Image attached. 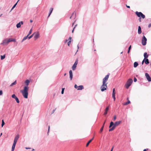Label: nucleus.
Returning a JSON list of instances; mask_svg holds the SVG:
<instances>
[{"label":"nucleus","mask_w":151,"mask_h":151,"mask_svg":"<svg viewBox=\"0 0 151 151\" xmlns=\"http://www.w3.org/2000/svg\"><path fill=\"white\" fill-rule=\"evenodd\" d=\"M107 87V86L106 84H104L103 86V84L101 87V91H103L105 90H106Z\"/></svg>","instance_id":"nucleus-9"},{"label":"nucleus","mask_w":151,"mask_h":151,"mask_svg":"<svg viewBox=\"0 0 151 151\" xmlns=\"http://www.w3.org/2000/svg\"><path fill=\"white\" fill-rule=\"evenodd\" d=\"M138 65V63L137 62H135L134 63V68L137 67Z\"/></svg>","instance_id":"nucleus-21"},{"label":"nucleus","mask_w":151,"mask_h":151,"mask_svg":"<svg viewBox=\"0 0 151 151\" xmlns=\"http://www.w3.org/2000/svg\"><path fill=\"white\" fill-rule=\"evenodd\" d=\"M35 32H34L33 34L32 35H31L29 37H28V38L29 39H30V38H31L33 36V35H34V34H35Z\"/></svg>","instance_id":"nucleus-34"},{"label":"nucleus","mask_w":151,"mask_h":151,"mask_svg":"<svg viewBox=\"0 0 151 151\" xmlns=\"http://www.w3.org/2000/svg\"><path fill=\"white\" fill-rule=\"evenodd\" d=\"M74 87L78 90H81L84 88V87L83 85H80L78 86L76 84H75Z\"/></svg>","instance_id":"nucleus-8"},{"label":"nucleus","mask_w":151,"mask_h":151,"mask_svg":"<svg viewBox=\"0 0 151 151\" xmlns=\"http://www.w3.org/2000/svg\"><path fill=\"white\" fill-rule=\"evenodd\" d=\"M23 24V22L21 21L18 23L17 24L16 26L17 28H19L21 27V25Z\"/></svg>","instance_id":"nucleus-13"},{"label":"nucleus","mask_w":151,"mask_h":151,"mask_svg":"<svg viewBox=\"0 0 151 151\" xmlns=\"http://www.w3.org/2000/svg\"><path fill=\"white\" fill-rule=\"evenodd\" d=\"M94 138V137L93 136V138H92V139H92V140Z\"/></svg>","instance_id":"nucleus-56"},{"label":"nucleus","mask_w":151,"mask_h":151,"mask_svg":"<svg viewBox=\"0 0 151 151\" xmlns=\"http://www.w3.org/2000/svg\"><path fill=\"white\" fill-rule=\"evenodd\" d=\"M109 109V106H107L106 108L105 109V110L104 112V115H105L107 114L108 111Z\"/></svg>","instance_id":"nucleus-16"},{"label":"nucleus","mask_w":151,"mask_h":151,"mask_svg":"<svg viewBox=\"0 0 151 151\" xmlns=\"http://www.w3.org/2000/svg\"><path fill=\"white\" fill-rule=\"evenodd\" d=\"M32 151H35V150H34V149H32Z\"/></svg>","instance_id":"nucleus-58"},{"label":"nucleus","mask_w":151,"mask_h":151,"mask_svg":"<svg viewBox=\"0 0 151 151\" xmlns=\"http://www.w3.org/2000/svg\"><path fill=\"white\" fill-rule=\"evenodd\" d=\"M145 59H144L142 61V65H143V63H144V61H145Z\"/></svg>","instance_id":"nucleus-46"},{"label":"nucleus","mask_w":151,"mask_h":151,"mask_svg":"<svg viewBox=\"0 0 151 151\" xmlns=\"http://www.w3.org/2000/svg\"><path fill=\"white\" fill-rule=\"evenodd\" d=\"M71 42V41H70V40H69V41L68 42V46H70V44Z\"/></svg>","instance_id":"nucleus-38"},{"label":"nucleus","mask_w":151,"mask_h":151,"mask_svg":"<svg viewBox=\"0 0 151 151\" xmlns=\"http://www.w3.org/2000/svg\"><path fill=\"white\" fill-rule=\"evenodd\" d=\"M126 6H127V7L128 8H130V7L129 6H127V4H126Z\"/></svg>","instance_id":"nucleus-45"},{"label":"nucleus","mask_w":151,"mask_h":151,"mask_svg":"<svg viewBox=\"0 0 151 151\" xmlns=\"http://www.w3.org/2000/svg\"><path fill=\"white\" fill-rule=\"evenodd\" d=\"M30 83V81L29 80H26L25 81V83L26 85L23 90L20 91L22 93L24 97L26 98H28V91L29 90V87L28 86Z\"/></svg>","instance_id":"nucleus-1"},{"label":"nucleus","mask_w":151,"mask_h":151,"mask_svg":"<svg viewBox=\"0 0 151 151\" xmlns=\"http://www.w3.org/2000/svg\"><path fill=\"white\" fill-rule=\"evenodd\" d=\"M66 75V73H65V74H64V75L65 76V75Z\"/></svg>","instance_id":"nucleus-61"},{"label":"nucleus","mask_w":151,"mask_h":151,"mask_svg":"<svg viewBox=\"0 0 151 151\" xmlns=\"http://www.w3.org/2000/svg\"><path fill=\"white\" fill-rule=\"evenodd\" d=\"M133 82V80L132 79H129L126 83L125 84V86L127 89L131 85Z\"/></svg>","instance_id":"nucleus-3"},{"label":"nucleus","mask_w":151,"mask_h":151,"mask_svg":"<svg viewBox=\"0 0 151 151\" xmlns=\"http://www.w3.org/2000/svg\"><path fill=\"white\" fill-rule=\"evenodd\" d=\"M30 22H33L32 20H30Z\"/></svg>","instance_id":"nucleus-53"},{"label":"nucleus","mask_w":151,"mask_h":151,"mask_svg":"<svg viewBox=\"0 0 151 151\" xmlns=\"http://www.w3.org/2000/svg\"><path fill=\"white\" fill-rule=\"evenodd\" d=\"M8 40H9V42H12V41H13L14 42H16V40L15 39H13L12 38H10V39H8Z\"/></svg>","instance_id":"nucleus-22"},{"label":"nucleus","mask_w":151,"mask_h":151,"mask_svg":"<svg viewBox=\"0 0 151 151\" xmlns=\"http://www.w3.org/2000/svg\"><path fill=\"white\" fill-rule=\"evenodd\" d=\"M145 76L147 80L149 81H151V78L148 73H146L145 74Z\"/></svg>","instance_id":"nucleus-11"},{"label":"nucleus","mask_w":151,"mask_h":151,"mask_svg":"<svg viewBox=\"0 0 151 151\" xmlns=\"http://www.w3.org/2000/svg\"><path fill=\"white\" fill-rule=\"evenodd\" d=\"M116 119V116H114V118H113V121H115Z\"/></svg>","instance_id":"nucleus-40"},{"label":"nucleus","mask_w":151,"mask_h":151,"mask_svg":"<svg viewBox=\"0 0 151 151\" xmlns=\"http://www.w3.org/2000/svg\"><path fill=\"white\" fill-rule=\"evenodd\" d=\"M130 50H128V53H129V52Z\"/></svg>","instance_id":"nucleus-54"},{"label":"nucleus","mask_w":151,"mask_h":151,"mask_svg":"<svg viewBox=\"0 0 151 151\" xmlns=\"http://www.w3.org/2000/svg\"><path fill=\"white\" fill-rule=\"evenodd\" d=\"M50 128V126H48V132H49V131Z\"/></svg>","instance_id":"nucleus-50"},{"label":"nucleus","mask_w":151,"mask_h":151,"mask_svg":"<svg viewBox=\"0 0 151 151\" xmlns=\"http://www.w3.org/2000/svg\"><path fill=\"white\" fill-rule=\"evenodd\" d=\"M131 45H130L129 47V48H128V50H130L131 49Z\"/></svg>","instance_id":"nucleus-44"},{"label":"nucleus","mask_w":151,"mask_h":151,"mask_svg":"<svg viewBox=\"0 0 151 151\" xmlns=\"http://www.w3.org/2000/svg\"><path fill=\"white\" fill-rule=\"evenodd\" d=\"M145 59V63L147 64H149V62L148 59H146V58Z\"/></svg>","instance_id":"nucleus-24"},{"label":"nucleus","mask_w":151,"mask_h":151,"mask_svg":"<svg viewBox=\"0 0 151 151\" xmlns=\"http://www.w3.org/2000/svg\"><path fill=\"white\" fill-rule=\"evenodd\" d=\"M28 36L29 35H27V36L25 37L22 40V42H23V41L26 40Z\"/></svg>","instance_id":"nucleus-26"},{"label":"nucleus","mask_w":151,"mask_h":151,"mask_svg":"<svg viewBox=\"0 0 151 151\" xmlns=\"http://www.w3.org/2000/svg\"><path fill=\"white\" fill-rule=\"evenodd\" d=\"M114 124L112 122H111L110 123V125L109 126V128H111L113 125L114 126Z\"/></svg>","instance_id":"nucleus-25"},{"label":"nucleus","mask_w":151,"mask_h":151,"mask_svg":"<svg viewBox=\"0 0 151 151\" xmlns=\"http://www.w3.org/2000/svg\"><path fill=\"white\" fill-rule=\"evenodd\" d=\"M78 63V60L77 59L76 61L75 62L74 64L73 65V66L72 67V69L73 70H74L76 69L77 65Z\"/></svg>","instance_id":"nucleus-10"},{"label":"nucleus","mask_w":151,"mask_h":151,"mask_svg":"<svg viewBox=\"0 0 151 151\" xmlns=\"http://www.w3.org/2000/svg\"><path fill=\"white\" fill-rule=\"evenodd\" d=\"M34 36V38L35 40H37L38 38L40 37V33L39 32H37L36 33Z\"/></svg>","instance_id":"nucleus-12"},{"label":"nucleus","mask_w":151,"mask_h":151,"mask_svg":"<svg viewBox=\"0 0 151 151\" xmlns=\"http://www.w3.org/2000/svg\"><path fill=\"white\" fill-rule=\"evenodd\" d=\"M96 51V50H94V51Z\"/></svg>","instance_id":"nucleus-63"},{"label":"nucleus","mask_w":151,"mask_h":151,"mask_svg":"<svg viewBox=\"0 0 151 151\" xmlns=\"http://www.w3.org/2000/svg\"><path fill=\"white\" fill-rule=\"evenodd\" d=\"M17 83V81H15L13 83H12L10 85V86H12L14 85H15V84H16Z\"/></svg>","instance_id":"nucleus-28"},{"label":"nucleus","mask_w":151,"mask_h":151,"mask_svg":"<svg viewBox=\"0 0 151 151\" xmlns=\"http://www.w3.org/2000/svg\"><path fill=\"white\" fill-rule=\"evenodd\" d=\"M114 99V101H115L116 99V98L115 96L112 97Z\"/></svg>","instance_id":"nucleus-48"},{"label":"nucleus","mask_w":151,"mask_h":151,"mask_svg":"<svg viewBox=\"0 0 151 151\" xmlns=\"http://www.w3.org/2000/svg\"><path fill=\"white\" fill-rule=\"evenodd\" d=\"M12 97V98L15 99L17 97L16 96V95L14 94H13Z\"/></svg>","instance_id":"nucleus-33"},{"label":"nucleus","mask_w":151,"mask_h":151,"mask_svg":"<svg viewBox=\"0 0 151 151\" xmlns=\"http://www.w3.org/2000/svg\"><path fill=\"white\" fill-rule=\"evenodd\" d=\"M74 14V13H73L72 14L71 16L70 17V19H71V18H72V16Z\"/></svg>","instance_id":"nucleus-43"},{"label":"nucleus","mask_w":151,"mask_h":151,"mask_svg":"<svg viewBox=\"0 0 151 151\" xmlns=\"http://www.w3.org/2000/svg\"><path fill=\"white\" fill-rule=\"evenodd\" d=\"M121 122V121H119L115 122L114 123V125L113 126V127L111 129H109V132L113 130H114L117 126L119 125Z\"/></svg>","instance_id":"nucleus-4"},{"label":"nucleus","mask_w":151,"mask_h":151,"mask_svg":"<svg viewBox=\"0 0 151 151\" xmlns=\"http://www.w3.org/2000/svg\"><path fill=\"white\" fill-rule=\"evenodd\" d=\"M147 39L145 37L143 36L142 40V43L143 45H145L146 44Z\"/></svg>","instance_id":"nucleus-7"},{"label":"nucleus","mask_w":151,"mask_h":151,"mask_svg":"<svg viewBox=\"0 0 151 151\" xmlns=\"http://www.w3.org/2000/svg\"><path fill=\"white\" fill-rule=\"evenodd\" d=\"M144 56L145 58L144 59H145L148 58V55L147 54V52H145L144 54Z\"/></svg>","instance_id":"nucleus-20"},{"label":"nucleus","mask_w":151,"mask_h":151,"mask_svg":"<svg viewBox=\"0 0 151 151\" xmlns=\"http://www.w3.org/2000/svg\"><path fill=\"white\" fill-rule=\"evenodd\" d=\"M9 42L8 39H6L3 41V44L4 45H7Z\"/></svg>","instance_id":"nucleus-14"},{"label":"nucleus","mask_w":151,"mask_h":151,"mask_svg":"<svg viewBox=\"0 0 151 151\" xmlns=\"http://www.w3.org/2000/svg\"><path fill=\"white\" fill-rule=\"evenodd\" d=\"M92 141V139H90L89 141L87 142L86 145V147H88L89 145V144L91 143V142Z\"/></svg>","instance_id":"nucleus-27"},{"label":"nucleus","mask_w":151,"mask_h":151,"mask_svg":"<svg viewBox=\"0 0 151 151\" xmlns=\"http://www.w3.org/2000/svg\"><path fill=\"white\" fill-rule=\"evenodd\" d=\"M53 9L52 8H50V13L49 14L48 17H49L50 16L51 13H52V12Z\"/></svg>","instance_id":"nucleus-19"},{"label":"nucleus","mask_w":151,"mask_h":151,"mask_svg":"<svg viewBox=\"0 0 151 151\" xmlns=\"http://www.w3.org/2000/svg\"><path fill=\"white\" fill-rule=\"evenodd\" d=\"M116 93V92H115V88H114L113 89V93L112 95V97L115 96V94Z\"/></svg>","instance_id":"nucleus-23"},{"label":"nucleus","mask_w":151,"mask_h":151,"mask_svg":"<svg viewBox=\"0 0 151 151\" xmlns=\"http://www.w3.org/2000/svg\"><path fill=\"white\" fill-rule=\"evenodd\" d=\"M104 124L103 125L102 127L101 128L100 131V132H102L103 129H104Z\"/></svg>","instance_id":"nucleus-30"},{"label":"nucleus","mask_w":151,"mask_h":151,"mask_svg":"<svg viewBox=\"0 0 151 151\" xmlns=\"http://www.w3.org/2000/svg\"><path fill=\"white\" fill-rule=\"evenodd\" d=\"M68 40H70V41H71V37H70L69 38Z\"/></svg>","instance_id":"nucleus-49"},{"label":"nucleus","mask_w":151,"mask_h":151,"mask_svg":"<svg viewBox=\"0 0 151 151\" xmlns=\"http://www.w3.org/2000/svg\"><path fill=\"white\" fill-rule=\"evenodd\" d=\"M5 123L3 120H2L1 126L3 127V126L4 125Z\"/></svg>","instance_id":"nucleus-36"},{"label":"nucleus","mask_w":151,"mask_h":151,"mask_svg":"<svg viewBox=\"0 0 151 151\" xmlns=\"http://www.w3.org/2000/svg\"><path fill=\"white\" fill-rule=\"evenodd\" d=\"M138 33L139 34H140L142 33L141 27L140 26L138 27Z\"/></svg>","instance_id":"nucleus-18"},{"label":"nucleus","mask_w":151,"mask_h":151,"mask_svg":"<svg viewBox=\"0 0 151 151\" xmlns=\"http://www.w3.org/2000/svg\"><path fill=\"white\" fill-rule=\"evenodd\" d=\"M151 26V24H150L149 25H148V27H150Z\"/></svg>","instance_id":"nucleus-51"},{"label":"nucleus","mask_w":151,"mask_h":151,"mask_svg":"<svg viewBox=\"0 0 151 151\" xmlns=\"http://www.w3.org/2000/svg\"><path fill=\"white\" fill-rule=\"evenodd\" d=\"M74 22H74V23H73V24H72V25H73H73H74Z\"/></svg>","instance_id":"nucleus-60"},{"label":"nucleus","mask_w":151,"mask_h":151,"mask_svg":"<svg viewBox=\"0 0 151 151\" xmlns=\"http://www.w3.org/2000/svg\"><path fill=\"white\" fill-rule=\"evenodd\" d=\"M135 14L138 17H141L142 19H144L145 17V15L143 14L141 12H136Z\"/></svg>","instance_id":"nucleus-5"},{"label":"nucleus","mask_w":151,"mask_h":151,"mask_svg":"<svg viewBox=\"0 0 151 151\" xmlns=\"http://www.w3.org/2000/svg\"><path fill=\"white\" fill-rule=\"evenodd\" d=\"M134 82H136L137 81V79H136V78H134Z\"/></svg>","instance_id":"nucleus-41"},{"label":"nucleus","mask_w":151,"mask_h":151,"mask_svg":"<svg viewBox=\"0 0 151 151\" xmlns=\"http://www.w3.org/2000/svg\"><path fill=\"white\" fill-rule=\"evenodd\" d=\"M19 0H18V1H17V2L14 5V6L12 7V9H13L16 6V5H17V3L19 1Z\"/></svg>","instance_id":"nucleus-31"},{"label":"nucleus","mask_w":151,"mask_h":151,"mask_svg":"<svg viewBox=\"0 0 151 151\" xmlns=\"http://www.w3.org/2000/svg\"><path fill=\"white\" fill-rule=\"evenodd\" d=\"M32 32V28L31 29H30V30L28 35L29 36L31 34Z\"/></svg>","instance_id":"nucleus-35"},{"label":"nucleus","mask_w":151,"mask_h":151,"mask_svg":"<svg viewBox=\"0 0 151 151\" xmlns=\"http://www.w3.org/2000/svg\"><path fill=\"white\" fill-rule=\"evenodd\" d=\"M128 99H129V98H127V100H128V101L125 103H123V105H128V104L130 103V102L129 100H128Z\"/></svg>","instance_id":"nucleus-17"},{"label":"nucleus","mask_w":151,"mask_h":151,"mask_svg":"<svg viewBox=\"0 0 151 151\" xmlns=\"http://www.w3.org/2000/svg\"><path fill=\"white\" fill-rule=\"evenodd\" d=\"M109 77V75H106L105 77L104 78L103 80V86L104 85V84H107V83H106V82L107 81Z\"/></svg>","instance_id":"nucleus-6"},{"label":"nucleus","mask_w":151,"mask_h":151,"mask_svg":"<svg viewBox=\"0 0 151 151\" xmlns=\"http://www.w3.org/2000/svg\"><path fill=\"white\" fill-rule=\"evenodd\" d=\"M15 99L16 101H17V102L18 103H19V101L18 99V98L17 97Z\"/></svg>","instance_id":"nucleus-32"},{"label":"nucleus","mask_w":151,"mask_h":151,"mask_svg":"<svg viewBox=\"0 0 151 151\" xmlns=\"http://www.w3.org/2000/svg\"><path fill=\"white\" fill-rule=\"evenodd\" d=\"M113 148H112L111 150V151H112L113 149Z\"/></svg>","instance_id":"nucleus-57"},{"label":"nucleus","mask_w":151,"mask_h":151,"mask_svg":"<svg viewBox=\"0 0 151 151\" xmlns=\"http://www.w3.org/2000/svg\"><path fill=\"white\" fill-rule=\"evenodd\" d=\"M25 148L26 149H31V148L26 147Z\"/></svg>","instance_id":"nucleus-52"},{"label":"nucleus","mask_w":151,"mask_h":151,"mask_svg":"<svg viewBox=\"0 0 151 151\" xmlns=\"http://www.w3.org/2000/svg\"><path fill=\"white\" fill-rule=\"evenodd\" d=\"M69 75H70V80H72L73 78V73L72 71L71 70H70L69 71Z\"/></svg>","instance_id":"nucleus-15"},{"label":"nucleus","mask_w":151,"mask_h":151,"mask_svg":"<svg viewBox=\"0 0 151 151\" xmlns=\"http://www.w3.org/2000/svg\"><path fill=\"white\" fill-rule=\"evenodd\" d=\"M19 134H17L15 137L14 141L13 144L12 146L11 151H14L17 140H18L19 138Z\"/></svg>","instance_id":"nucleus-2"},{"label":"nucleus","mask_w":151,"mask_h":151,"mask_svg":"<svg viewBox=\"0 0 151 151\" xmlns=\"http://www.w3.org/2000/svg\"><path fill=\"white\" fill-rule=\"evenodd\" d=\"M2 133H1V134H0V136H1V135H2Z\"/></svg>","instance_id":"nucleus-59"},{"label":"nucleus","mask_w":151,"mask_h":151,"mask_svg":"<svg viewBox=\"0 0 151 151\" xmlns=\"http://www.w3.org/2000/svg\"><path fill=\"white\" fill-rule=\"evenodd\" d=\"M64 88H62V91H61V93L62 94H63L64 93Z\"/></svg>","instance_id":"nucleus-37"},{"label":"nucleus","mask_w":151,"mask_h":151,"mask_svg":"<svg viewBox=\"0 0 151 151\" xmlns=\"http://www.w3.org/2000/svg\"><path fill=\"white\" fill-rule=\"evenodd\" d=\"M77 24H76L75 25V26L73 28V29L72 31V32L73 33V31H74V29H75V28L77 26Z\"/></svg>","instance_id":"nucleus-39"},{"label":"nucleus","mask_w":151,"mask_h":151,"mask_svg":"<svg viewBox=\"0 0 151 151\" xmlns=\"http://www.w3.org/2000/svg\"><path fill=\"white\" fill-rule=\"evenodd\" d=\"M5 55H1V60H2L5 58Z\"/></svg>","instance_id":"nucleus-29"},{"label":"nucleus","mask_w":151,"mask_h":151,"mask_svg":"<svg viewBox=\"0 0 151 151\" xmlns=\"http://www.w3.org/2000/svg\"><path fill=\"white\" fill-rule=\"evenodd\" d=\"M140 19V22L141 21V20H140L141 18L140 19Z\"/></svg>","instance_id":"nucleus-62"},{"label":"nucleus","mask_w":151,"mask_h":151,"mask_svg":"<svg viewBox=\"0 0 151 151\" xmlns=\"http://www.w3.org/2000/svg\"><path fill=\"white\" fill-rule=\"evenodd\" d=\"M3 92L1 90L0 91V95L2 94Z\"/></svg>","instance_id":"nucleus-42"},{"label":"nucleus","mask_w":151,"mask_h":151,"mask_svg":"<svg viewBox=\"0 0 151 151\" xmlns=\"http://www.w3.org/2000/svg\"><path fill=\"white\" fill-rule=\"evenodd\" d=\"M148 150V149H144L143 151H147V150Z\"/></svg>","instance_id":"nucleus-47"},{"label":"nucleus","mask_w":151,"mask_h":151,"mask_svg":"<svg viewBox=\"0 0 151 151\" xmlns=\"http://www.w3.org/2000/svg\"><path fill=\"white\" fill-rule=\"evenodd\" d=\"M106 121V120H105V121H104V124H104H104H105V123Z\"/></svg>","instance_id":"nucleus-55"}]
</instances>
